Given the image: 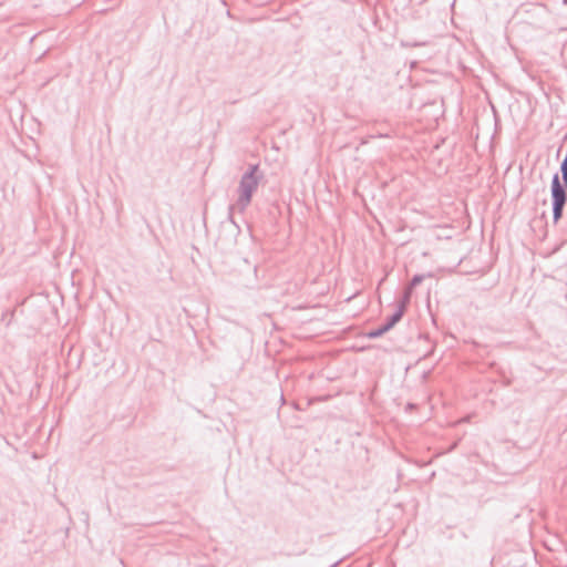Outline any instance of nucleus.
Here are the masks:
<instances>
[{
	"mask_svg": "<svg viewBox=\"0 0 567 567\" xmlns=\"http://www.w3.org/2000/svg\"><path fill=\"white\" fill-rule=\"evenodd\" d=\"M14 317V310H7L2 313L1 321L6 322V326H9Z\"/></svg>",
	"mask_w": 567,
	"mask_h": 567,
	"instance_id": "obj_6",
	"label": "nucleus"
},
{
	"mask_svg": "<svg viewBox=\"0 0 567 567\" xmlns=\"http://www.w3.org/2000/svg\"><path fill=\"white\" fill-rule=\"evenodd\" d=\"M411 293H412L411 288H406L405 291H404V295L402 297V300H401V302L399 305V308H403V312H405L406 306L410 302Z\"/></svg>",
	"mask_w": 567,
	"mask_h": 567,
	"instance_id": "obj_4",
	"label": "nucleus"
},
{
	"mask_svg": "<svg viewBox=\"0 0 567 567\" xmlns=\"http://www.w3.org/2000/svg\"><path fill=\"white\" fill-rule=\"evenodd\" d=\"M560 171H561L565 187L567 188V154H566V157L564 158V161L561 162Z\"/></svg>",
	"mask_w": 567,
	"mask_h": 567,
	"instance_id": "obj_7",
	"label": "nucleus"
},
{
	"mask_svg": "<svg viewBox=\"0 0 567 567\" xmlns=\"http://www.w3.org/2000/svg\"><path fill=\"white\" fill-rule=\"evenodd\" d=\"M551 197H553V217L558 221L563 216V209L567 200V195L564 186L559 182L558 175H554L551 181Z\"/></svg>",
	"mask_w": 567,
	"mask_h": 567,
	"instance_id": "obj_2",
	"label": "nucleus"
},
{
	"mask_svg": "<svg viewBox=\"0 0 567 567\" xmlns=\"http://www.w3.org/2000/svg\"><path fill=\"white\" fill-rule=\"evenodd\" d=\"M390 329H385V323L383 326H381L380 328L375 329V330H372L369 332V337L370 338H379L381 337L382 334H384L385 332H388Z\"/></svg>",
	"mask_w": 567,
	"mask_h": 567,
	"instance_id": "obj_5",
	"label": "nucleus"
},
{
	"mask_svg": "<svg viewBox=\"0 0 567 567\" xmlns=\"http://www.w3.org/2000/svg\"><path fill=\"white\" fill-rule=\"evenodd\" d=\"M258 166L251 165L249 169L241 176L237 188L238 198L231 205L230 209L244 213L249 206L254 193L257 190L260 177L257 176Z\"/></svg>",
	"mask_w": 567,
	"mask_h": 567,
	"instance_id": "obj_1",
	"label": "nucleus"
},
{
	"mask_svg": "<svg viewBox=\"0 0 567 567\" xmlns=\"http://www.w3.org/2000/svg\"><path fill=\"white\" fill-rule=\"evenodd\" d=\"M422 280H423V276H421V275H415V276L412 278V280H411V282H410V286H409L408 288H411V290H412L414 287H416L417 285H420V284L422 282Z\"/></svg>",
	"mask_w": 567,
	"mask_h": 567,
	"instance_id": "obj_8",
	"label": "nucleus"
},
{
	"mask_svg": "<svg viewBox=\"0 0 567 567\" xmlns=\"http://www.w3.org/2000/svg\"><path fill=\"white\" fill-rule=\"evenodd\" d=\"M403 308H398V310L388 319L385 323V329L393 328L403 317Z\"/></svg>",
	"mask_w": 567,
	"mask_h": 567,
	"instance_id": "obj_3",
	"label": "nucleus"
}]
</instances>
